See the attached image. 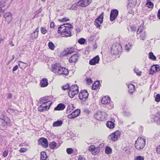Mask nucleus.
Listing matches in <instances>:
<instances>
[{
	"instance_id": "f257e3e1",
	"label": "nucleus",
	"mask_w": 160,
	"mask_h": 160,
	"mask_svg": "<svg viewBox=\"0 0 160 160\" xmlns=\"http://www.w3.org/2000/svg\"><path fill=\"white\" fill-rule=\"evenodd\" d=\"M73 26L69 23H65L61 25L58 28V32L62 37H71L72 35L71 29Z\"/></svg>"
},
{
	"instance_id": "f03ea898",
	"label": "nucleus",
	"mask_w": 160,
	"mask_h": 160,
	"mask_svg": "<svg viewBox=\"0 0 160 160\" xmlns=\"http://www.w3.org/2000/svg\"><path fill=\"white\" fill-rule=\"evenodd\" d=\"M47 97L41 98V101L42 103L38 108V111L40 112H44L49 109L50 105L52 104L51 102L48 101Z\"/></svg>"
},
{
	"instance_id": "7ed1b4c3",
	"label": "nucleus",
	"mask_w": 160,
	"mask_h": 160,
	"mask_svg": "<svg viewBox=\"0 0 160 160\" xmlns=\"http://www.w3.org/2000/svg\"><path fill=\"white\" fill-rule=\"evenodd\" d=\"M146 144L145 139L142 137H138L135 143L136 149L138 150L142 149Z\"/></svg>"
},
{
	"instance_id": "20e7f679",
	"label": "nucleus",
	"mask_w": 160,
	"mask_h": 160,
	"mask_svg": "<svg viewBox=\"0 0 160 160\" xmlns=\"http://www.w3.org/2000/svg\"><path fill=\"white\" fill-rule=\"evenodd\" d=\"M101 103L106 105L105 107L108 109H111L113 108V104L111 101L109 97L108 96L103 97L101 100Z\"/></svg>"
},
{
	"instance_id": "39448f33",
	"label": "nucleus",
	"mask_w": 160,
	"mask_h": 160,
	"mask_svg": "<svg viewBox=\"0 0 160 160\" xmlns=\"http://www.w3.org/2000/svg\"><path fill=\"white\" fill-rule=\"evenodd\" d=\"M112 53L114 55L119 54L122 50V47L118 43H114L112 46Z\"/></svg>"
},
{
	"instance_id": "423d86ee",
	"label": "nucleus",
	"mask_w": 160,
	"mask_h": 160,
	"mask_svg": "<svg viewBox=\"0 0 160 160\" xmlns=\"http://www.w3.org/2000/svg\"><path fill=\"white\" fill-rule=\"evenodd\" d=\"M11 125L10 119L7 117H4L2 118L0 117V128L2 127H6Z\"/></svg>"
},
{
	"instance_id": "0eeeda50",
	"label": "nucleus",
	"mask_w": 160,
	"mask_h": 160,
	"mask_svg": "<svg viewBox=\"0 0 160 160\" xmlns=\"http://www.w3.org/2000/svg\"><path fill=\"white\" fill-rule=\"evenodd\" d=\"M107 115L103 112L98 111L96 112L94 115V118L97 120L100 121H102L105 120Z\"/></svg>"
},
{
	"instance_id": "6e6552de",
	"label": "nucleus",
	"mask_w": 160,
	"mask_h": 160,
	"mask_svg": "<svg viewBox=\"0 0 160 160\" xmlns=\"http://www.w3.org/2000/svg\"><path fill=\"white\" fill-rule=\"evenodd\" d=\"M103 13H102L94 21V24L96 27L100 29L101 24L103 22Z\"/></svg>"
},
{
	"instance_id": "1a4fd4ad",
	"label": "nucleus",
	"mask_w": 160,
	"mask_h": 160,
	"mask_svg": "<svg viewBox=\"0 0 160 160\" xmlns=\"http://www.w3.org/2000/svg\"><path fill=\"white\" fill-rule=\"evenodd\" d=\"M38 143L39 145L41 146L42 147L46 148L48 146V142L47 139L44 138H41L38 140Z\"/></svg>"
},
{
	"instance_id": "9d476101",
	"label": "nucleus",
	"mask_w": 160,
	"mask_h": 160,
	"mask_svg": "<svg viewBox=\"0 0 160 160\" xmlns=\"http://www.w3.org/2000/svg\"><path fill=\"white\" fill-rule=\"evenodd\" d=\"M60 68H62V67L59 63H56L52 65L51 66V71L55 73H61Z\"/></svg>"
},
{
	"instance_id": "9b49d317",
	"label": "nucleus",
	"mask_w": 160,
	"mask_h": 160,
	"mask_svg": "<svg viewBox=\"0 0 160 160\" xmlns=\"http://www.w3.org/2000/svg\"><path fill=\"white\" fill-rule=\"evenodd\" d=\"M88 94L87 90H84L79 93L78 97L82 101H85L88 98Z\"/></svg>"
},
{
	"instance_id": "f8f14e48",
	"label": "nucleus",
	"mask_w": 160,
	"mask_h": 160,
	"mask_svg": "<svg viewBox=\"0 0 160 160\" xmlns=\"http://www.w3.org/2000/svg\"><path fill=\"white\" fill-rule=\"evenodd\" d=\"M92 1V0H80L78 2L77 5L82 7H84L88 5Z\"/></svg>"
},
{
	"instance_id": "ddd939ff",
	"label": "nucleus",
	"mask_w": 160,
	"mask_h": 160,
	"mask_svg": "<svg viewBox=\"0 0 160 160\" xmlns=\"http://www.w3.org/2000/svg\"><path fill=\"white\" fill-rule=\"evenodd\" d=\"M121 133L119 131L117 130L109 136V138L113 141H116L120 137Z\"/></svg>"
},
{
	"instance_id": "4468645a",
	"label": "nucleus",
	"mask_w": 160,
	"mask_h": 160,
	"mask_svg": "<svg viewBox=\"0 0 160 160\" xmlns=\"http://www.w3.org/2000/svg\"><path fill=\"white\" fill-rule=\"evenodd\" d=\"M11 2V0H2L0 3V11L2 10V8L5 6L8 8Z\"/></svg>"
},
{
	"instance_id": "2eb2a0df",
	"label": "nucleus",
	"mask_w": 160,
	"mask_h": 160,
	"mask_svg": "<svg viewBox=\"0 0 160 160\" xmlns=\"http://www.w3.org/2000/svg\"><path fill=\"white\" fill-rule=\"evenodd\" d=\"M118 12L117 9H113L111 10L110 14V20L111 21H114L117 18L118 15Z\"/></svg>"
},
{
	"instance_id": "dca6fc26",
	"label": "nucleus",
	"mask_w": 160,
	"mask_h": 160,
	"mask_svg": "<svg viewBox=\"0 0 160 160\" xmlns=\"http://www.w3.org/2000/svg\"><path fill=\"white\" fill-rule=\"evenodd\" d=\"M80 111L79 109L74 110L71 113L68 115L67 117L69 118H73L78 116L80 114Z\"/></svg>"
},
{
	"instance_id": "f3484780",
	"label": "nucleus",
	"mask_w": 160,
	"mask_h": 160,
	"mask_svg": "<svg viewBox=\"0 0 160 160\" xmlns=\"http://www.w3.org/2000/svg\"><path fill=\"white\" fill-rule=\"evenodd\" d=\"M152 118L154 122L158 124H160V113H158L152 116Z\"/></svg>"
},
{
	"instance_id": "a211bd4d",
	"label": "nucleus",
	"mask_w": 160,
	"mask_h": 160,
	"mask_svg": "<svg viewBox=\"0 0 160 160\" xmlns=\"http://www.w3.org/2000/svg\"><path fill=\"white\" fill-rule=\"evenodd\" d=\"M79 55L78 54H75L72 55L69 59V62L70 63H75L76 62L78 59Z\"/></svg>"
},
{
	"instance_id": "6ab92c4d",
	"label": "nucleus",
	"mask_w": 160,
	"mask_h": 160,
	"mask_svg": "<svg viewBox=\"0 0 160 160\" xmlns=\"http://www.w3.org/2000/svg\"><path fill=\"white\" fill-rule=\"evenodd\" d=\"M160 70L159 65H154L151 67L149 74H153L155 71L158 72L160 71Z\"/></svg>"
},
{
	"instance_id": "aec40b11",
	"label": "nucleus",
	"mask_w": 160,
	"mask_h": 160,
	"mask_svg": "<svg viewBox=\"0 0 160 160\" xmlns=\"http://www.w3.org/2000/svg\"><path fill=\"white\" fill-rule=\"evenodd\" d=\"M88 150L90 152H92L94 151V154L95 155L98 154L100 151L99 148H96L93 145H92L89 146L88 148Z\"/></svg>"
},
{
	"instance_id": "412c9836",
	"label": "nucleus",
	"mask_w": 160,
	"mask_h": 160,
	"mask_svg": "<svg viewBox=\"0 0 160 160\" xmlns=\"http://www.w3.org/2000/svg\"><path fill=\"white\" fill-rule=\"evenodd\" d=\"M99 61V58L98 56H97L89 61V63L91 65H95L98 63Z\"/></svg>"
},
{
	"instance_id": "4be33fe9",
	"label": "nucleus",
	"mask_w": 160,
	"mask_h": 160,
	"mask_svg": "<svg viewBox=\"0 0 160 160\" xmlns=\"http://www.w3.org/2000/svg\"><path fill=\"white\" fill-rule=\"evenodd\" d=\"M136 0H128L127 8L129 9L133 8L136 4Z\"/></svg>"
},
{
	"instance_id": "5701e85b",
	"label": "nucleus",
	"mask_w": 160,
	"mask_h": 160,
	"mask_svg": "<svg viewBox=\"0 0 160 160\" xmlns=\"http://www.w3.org/2000/svg\"><path fill=\"white\" fill-rule=\"evenodd\" d=\"M48 85V80L46 78H43L40 81V85L41 87H46Z\"/></svg>"
},
{
	"instance_id": "b1692460",
	"label": "nucleus",
	"mask_w": 160,
	"mask_h": 160,
	"mask_svg": "<svg viewBox=\"0 0 160 160\" xmlns=\"http://www.w3.org/2000/svg\"><path fill=\"white\" fill-rule=\"evenodd\" d=\"M39 28H37L33 33L31 34V38L32 39L36 38L38 37Z\"/></svg>"
},
{
	"instance_id": "393cba45",
	"label": "nucleus",
	"mask_w": 160,
	"mask_h": 160,
	"mask_svg": "<svg viewBox=\"0 0 160 160\" xmlns=\"http://www.w3.org/2000/svg\"><path fill=\"white\" fill-rule=\"evenodd\" d=\"M65 108V104L62 103H60L58 104L57 106L54 108V110L60 111L63 110Z\"/></svg>"
},
{
	"instance_id": "a878e982",
	"label": "nucleus",
	"mask_w": 160,
	"mask_h": 160,
	"mask_svg": "<svg viewBox=\"0 0 160 160\" xmlns=\"http://www.w3.org/2000/svg\"><path fill=\"white\" fill-rule=\"evenodd\" d=\"M61 73H57L58 75H67L68 73V70L66 68L62 67V68H60Z\"/></svg>"
},
{
	"instance_id": "bb28decb",
	"label": "nucleus",
	"mask_w": 160,
	"mask_h": 160,
	"mask_svg": "<svg viewBox=\"0 0 160 160\" xmlns=\"http://www.w3.org/2000/svg\"><path fill=\"white\" fill-rule=\"evenodd\" d=\"M3 17L6 20H10L12 19V14L10 12L5 13L3 15Z\"/></svg>"
},
{
	"instance_id": "cd10ccee",
	"label": "nucleus",
	"mask_w": 160,
	"mask_h": 160,
	"mask_svg": "<svg viewBox=\"0 0 160 160\" xmlns=\"http://www.w3.org/2000/svg\"><path fill=\"white\" fill-rule=\"evenodd\" d=\"M63 122L60 120H58V121L54 122L53 123V126L54 127H58L61 126Z\"/></svg>"
},
{
	"instance_id": "c85d7f7f",
	"label": "nucleus",
	"mask_w": 160,
	"mask_h": 160,
	"mask_svg": "<svg viewBox=\"0 0 160 160\" xmlns=\"http://www.w3.org/2000/svg\"><path fill=\"white\" fill-rule=\"evenodd\" d=\"M78 93L77 91H74L73 90V91L69 90L68 92V95L71 98H73L75 95L77 94Z\"/></svg>"
},
{
	"instance_id": "c756f323",
	"label": "nucleus",
	"mask_w": 160,
	"mask_h": 160,
	"mask_svg": "<svg viewBox=\"0 0 160 160\" xmlns=\"http://www.w3.org/2000/svg\"><path fill=\"white\" fill-rule=\"evenodd\" d=\"M128 92L130 94L132 93L135 90V86L132 84H130L128 86Z\"/></svg>"
},
{
	"instance_id": "7c9ffc66",
	"label": "nucleus",
	"mask_w": 160,
	"mask_h": 160,
	"mask_svg": "<svg viewBox=\"0 0 160 160\" xmlns=\"http://www.w3.org/2000/svg\"><path fill=\"white\" fill-rule=\"evenodd\" d=\"M107 127L110 129H112L115 127V124L112 121H108L106 124Z\"/></svg>"
},
{
	"instance_id": "2f4dec72",
	"label": "nucleus",
	"mask_w": 160,
	"mask_h": 160,
	"mask_svg": "<svg viewBox=\"0 0 160 160\" xmlns=\"http://www.w3.org/2000/svg\"><path fill=\"white\" fill-rule=\"evenodd\" d=\"M74 51V49L73 48H71L68 50L65 51L64 52V55L65 56L68 55L69 54H71L73 53Z\"/></svg>"
},
{
	"instance_id": "473e14b6",
	"label": "nucleus",
	"mask_w": 160,
	"mask_h": 160,
	"mask_svg": "<svg viewBox=\"0 0 160 160\" xmlns=\"http://www.w3.org/2000/svg\"><path fill=\"white\" fill-rule=\"evenodd\" d=\"M57 144L56 142H52L50 143L49 146L50 148L54 149L55 148H58V147H57Z\"/></svg>"
},
{
	"instance_id": "72a5a7b5",
	"label": "nucleus",
	"mask_w": 160,
	"mask_h": 160,
	"mask_svg": "<svg viewBox=\"0 0 160 160\" xmlns=\"http://www.w3.org/2000/svg\"><path fill=\"white\" fill-rule=\"evenodd\" d=\"M47 156L45 152H42L41 153L40 160H46Z\"/></svg>"
},
{
	"instance_id": "f704fd0d",
	"label": "nucleus",
	"mask_w": 160,
	"mask_h": 160,
	"mask_svg": "<svg viewBox=\"0 0 160 160\" xmlns=\"http://www.w3.org/2000/svg\"><path fill=\"white\" fill-rule=\"evenodd\" d=\"M74 109V108L72 105H70L68 107L66 110V113H69L71 112Z\"/></svg>"
},
{
	"instance_id": "c9c22d12",
	"label": "nucleus",
	"mask_w": 160,
	"mask_h": 160,
	"mask_svg": "<svg viewBox=\"0 0 160 160\" xmlns=\"http://www.w3.org/2000/svg\"><path fill=\"white\" fill-rule=\"evenodd\" d=\"M70 90L73 91V90H74V91H77L78 93L79 92L78 87V86L76 84L72 85L71 87H70Z\"/></svg>"
},
{
	"instance_id": "e433bc0d",
	"label": "nucleus",
	"mask_w": 160,
	"mask_h": 160,
	"mask_svg": "<svg viewBox=\"0 0 160 160\" xmlns=\"http://www.w3.org/2000/svg\"><path fill=\"white\" fill-rule=\"evenodd\" d=\"M105 152L107 154H111L112 152V149L108 146H107L105 149Z\"/></svg>"
},
{
	"instance_id": "4c0bfd02",
	"label": "nucleus",
	"mask_w": 160,
	"mask_h": 160,
	"mask_svg": "<svg viewBox=\"0 0 160 160\" xmlns=\"http://www.w3.org/2000/svg\"><path fill=\"white\" fill-rule=\"evenodd\" d=\"M48 46L51 50H53L55 48V45L52 42H50L48 43Z\"/></svg>"
},
{
	"instance_id": "58836bf2",
	"label": "nucleus",
	"mask_w": 160,
	"mask_h": 160,
	"mask_svg": "<svg viewBox=\"0 0 160 160\" xmlns=\"http://www.w3.org/2000/svg\"><path fill=\"white\" fill-rule=\"evenodd\" d=\"M140 37L141 39L143 40H145L146 38V32L143 31V32H141Z\"/></svg>"
},
{
	"instance_id": "ea45409f",
	"label": "nucleus",
	"mask_w": 160,
	"mask_h": 160,
	"mask_svg": "<svg viewBox=\"0 0 160 160\" xmlns=\"http://www.w3.org/2000/svg\"><path fill=\"white\" fill-rule=\"evenodd\" d=\"M146 5L149 8H152L153 7V4L149 1H147Z\"/></svg>"
},
{
	"instance_id": "a19ab883",
	"label": "nucleus",
	"mask_w": 160,
	"mask_h": 160,
	"mask_svg": "<svg viewBox=\"0 0 160 160\" xmlns=\"http://www.w3.org/2000/svg\"><path fill=\"white\" fill-rule=\"evenodd\" d=\"M40 31L43 34H46L48 32V30L45 27H41L40 28Z\"/></svg>"
},
{
	"instance_id": "79ce46f5",
	"label": "nucleus",
	"mask_w": 160,
	"mask_h": 160,
	"mask_svg": "<svg viewBox=\"0 0 160 160\" xmlns=\"http://www.w3.org/2000/svg\"><path fill=\"white\" fill-rule=\"evenodd\" d=\"M63 90H70V86L69 84H67L65 85H64L62 87Z\"/></svg>"
},
{
	"instance_id": "37998d69",
	"label": "nucleus",
	"mask_w": 160,
	"mask_h": 160,
	"mask_svg": "<svg viewBox=\"0 0 160 160\" xmlns=\"http://www.w3.org/2000/svg\"><path fill=\"white\" fill-rule=\"evenodd\" d=\"M149 57L150 59L154 60L156 59V57L154 55L153 53L152 52H150L149 53Z\"/></svg>"
},
{
	"instance_id": "c03bdc74",
	"label": "nucleus",
	"mask_w": 160,
	"mask_h": 160,
	"mask_svg": "<svg viewBox=\"0 0 160 160\" xmlns=\"http://www.w3.org/2000/svg\"><path fill=\"white\" fill-rule=\"evenodd\" d=\"M155 101L157 102L160 101V95L159 94H157L156 95H154Z\"/></svg>"
},
{
	"instance_id": "a18cd8bd",
	"label": "nucleus",
	"mask_w": 160,
	"mask_h": 160,
	"mask_svg": "<svg viewBox=\"0 0 160 160\" xmlns=\"http://www.w3.org/2000/svg\"><path fill=\"white\" fill-rule=\"evenodd\" d=\"M66 151L68 154H70L73 152V150L71 148H69L67 149Z\"/></svg>"
},
{
	"instance_id": "49530a36",
	"label": "nucleus",
	"mask_w": 160,
	"mask_h": 160,
	"mask_svg": "<svg viewBox=\"0 0 160 160\" xmlns=\"http://www.w3.org/2000/svg\"><path fill=\"white\" fill-rule=\"evenodd\" d=\"M123 114L126 117H129L131 115V113L130 112L125 111L123 112Z\"/></svg>"
},
{
	"instance_id": "de8ad7c7",
	"label": "nucleus",
	"mask_w": 160,
	"mask_h": 160,
	"mask_svg": "<svg viewBox=\"0 0 160 160\" xmlns=\"http://www.w3.org/2000/svg\"><path fill=\"white\" fill-rule=\"evenodd\" d=\"M85 40L83 38H81L78 40V42L79 43L82 44L84 43Z\"/></svg>"
},
{
	"instance_id": "09e8293b",
	"label": "nucleus",
	"mask_w": 160,
	"mask_h": 160,
	"mask_svg": "<svg viewBox=\"0 0 160 160\" xmlns=\"http://www.w3.org/2000/svg\"><path fill=\"white\" fill-rule=\"evenodd\" d=\"M132 46V45L130 43H128V44H126L125 46V48L126 50L128 51L130 49Z\"/></svg>"
},
{
	"instance_id": "8fccbe9b",
	"label": "nucleus",
	"mask_w": 160,
	"mask_h": 160,
	"mask_svg": "<svg viewBox=\"0 0 160 160\" xmlns=\"http://www.w3.org/2000/svg\"><path fill=\"white\" fill-rule=\"evenodd\" d=\"M86 81L88 85H90L92 82V80L90 78H87L86 79Z\"/></svg>"
},
{
	"instance_id": "3c124183",
	"label": "nucleus",
	"mask_w": 160,
	"mask_h": 160,
	"mask_svg": "<svg viewBox=\"0 0 160 160\" xmlns=\"http://www.w3.org/2000/svg\"><path fill=\"white\" fill-rule=\"evenodd\" d=\"M69 19L68 18L66 17H64L62 19V20H60L61 22H64L69 21Z\"/></svg>"
},
{
	"instance_id": "603ef678",
	"label": "nucleus",
	"mask_w": 160,
	"mask_h": 160,
	"mask_svg": "<svg viewBox=\"0 0 160 160\" xmlns=\"http://www.w3.org/2000/svg\"><path fill=\"white\" fill-rule=\"evenodd\" d=\"M143 27L142 26H140V27L138 28L137 30L138 33L139 32V33H141L143 32L142 29Z\"/></svg>"
},
{
	"instance_id": "864d4df0",
	"label": "nucleus",
	"mask_w": 160,
	"mask_h": 160,
	"mask_svg": "<svg viewBox=\"0 0 160 160\" xmlns=\"http://www.w3.org/2000/svg\"><path fill=\"white\" fill-rule=\"evenodd\" d=\"M156 152L158 154H160V145L158 146L156 148Z\"/></svg>"
},
{
	"instance_id": "5fc2aeb1",
	"label": "nucleus",
	"mask_w": 160,
	"mask_h": 160,
	"mask_svg": "<svg viewBox=\"0 0 160 160\" xmlns=\"http://www.w3.org/2000/svg\"><path fill=\"white\" fill-rule=\"evenodd\" d=\"M143 158L140 156L137 157L135 158V160H143Z\"/></svg>"
},
{
	"instance_id": "6e6d98bb",
	"label": "nucleus",
	"mask_w": 160,
	"mask_h": 160,
	"mask_svg": "<svg viewBox=\"0 0 160 160\" xmlns=\"http://www.w3.org/2000/svg\"><path fill=\"white\" fill-rule=\"evenodd\" d=\"M8 151H5L3 153V156L4 157H6L7 155H8Z\"/></svg>"
},
{
	"instance_id": "4d7b16f0",
	"label": "nucleus",
	"mask_w": 160,
	"mask_h": 160,
	"mask_svg": "<svg viewBox=\"0 0 160 160\" xmlns=\"http://www.w3.org/2000/svg\"><path fill=\"white\" fill-rule=\"evenodd\" d=\"M135 72L137 74V75L138 76H140L141 73V71H139L138 70L135 69Z\"/></svg>"
},
{
	"instance_id": "13d9d810",
	"label": "nucleus",
	"mask_w": 160,
	"mask_h": 160,
	"mask_svg": "<svg viewBox=\"0 0 160 160\" xmlns=\"http://www.w3.org/2000/svg\"><path fill=\"white\" fill-rule=\"evenodd\" d=\"M26 151V149L24 148H22L20 149L19 150V151L21 152H25Z\"/></svg>"
},
{
	"instance_id": "bf43d9fd",
	"label": "nucleus",
	"mask_w": 160,
	"mask_h": 160,
	"mask_svg": "<svg viewBox=\"0 0 160 160\" xmlns=\"http://www.w3.org/2000/svg\"><path fill=\"white\" fill-rule=\"evenodd\" d=\"M18 65H16L12 69V71L13 72H14L17 70L18 69Z\"/></svg>"
},
{
	"instance_id": "052dcab7",
	"label": "nucleus",
	"mask_w": 160,
	"mask_h": 160,
	"mask_svg": "<svg viewBox=\"0 0 160 160\" xmlns=\"http://www.w3.org/2000/svg\"><path fill=\"white\" fill-rule=\"evenodd\" d=\"M78 160H85V159L83 156H80L79 157Z\"/></svg>"
},
{
	"instance_id": "680f3d73",
	"label": "nucleus",
	"mask_w": 160,
	"mask_h": 160,
	"mask_svg": "<svg viewBox=\"0 0 160 160\" xmlns=\"http://www.w3.org/2000/svg\"><path fill=\"white\" fill-rule=\"evenodd\" d=\"M15 58V57H14V55H13L12 56V59H10L8 61V64H9V63H10L12 61V60L14 59Z\"/></svg>"
},
{
	"instance_id": "e2e57ef3",
	"label": "nucleus",
	"mask_w": 160,
	"mask_h": 160,
	"mask_svg": "<svg viewBox=\"0 0 160 160\" xmlns=\"http://www.w3.org/2000/svg\"><path fill=\"white\" fill-rule=\"evenodd\" d=\"M54 24L53 22H51V23H50V28H53L54 27Z\"/></svg>"
},
{
	"instance_id": "0e129e2a",
	"label": "nucleus",
	"mask_w": 160,
	"mask_h": 160,
	"mask_svg": "<svg viewBox=\"0 0 160 160\" xmlns=\"http://www.w3.org/2000/svg\"><path fill=\"white\" fill-rule=\"evenodd\" d=\"M12 97V94L11 93H8V94L7 98H8L10 99V98H11Z\"/></svg>"
},
{
	"instance_id": "69168bd1",
	"label": "nucleus",
	"mask_w": 160,
	"mask_h": 160,
	"mask_svg": "<svg viewBox=\"0 0 160 160\" xmlns=\"http://www.w3.org/2000/svg\"><path fill=\"white\" fill-rule=\"evenodd\" d=\"M124 150H125L126 152L127 153L129 154L130 153V151L128 149H125V148H124Z\"/></svg>"
},
{
	"instance_id": "338daca9",
	"label": "nucleus",
	"mask_w": 160,
	"mask_h": 160,
	"mask_svg": "<svg viewBox=\"0 0 160 160\" xmlns=\"http://www.w3.org/2000/svg\"><path fill=\"white\" fill-rule=\"evenodd\" d=\"M95 87L96 85H95V86H94V84H93L92 87V89L93 90L95 89H96Z\"/></svg>"
},
{
	"instance_id": "774afa93",
	"label": "nucleus",
	"mask_w": 160,
	"mask_h": 160,
	"mask_svg": "<svg viewBox=\"0 0 160 160\" xmlns=\"http://www.w3.org/2000/svg\"><path fill=\"white\" fill-rule=\"evenodd\" d=\"M10 44L11 47L13 46H14V44L13 43V42L12 41H11L10 42Z\"/></svg>"
}]
</instances>
